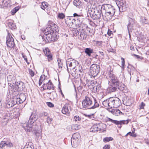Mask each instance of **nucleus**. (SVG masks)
Masks as SVG:
<instances>
[{
	"label": "nucleus",
	"instance_id": "obj_1",
	"mask_svg": "<svg viewBox=\"0 0 149 149\" xmlns=\"http://www.w3.org/2000/svg\"><path fill=\"white\" fill-rule=\"evenodd\" d=\"M59 31L57 26L52 21H49L47 26L44 30V35L42 38L46 42H53L56 37L55 33L58 32Z\"/></svg>",
	"mask_w": 149,
	"mask_h": 149
},
{
	"label": "nucleus",
	"instance_id": "obj_2",
	"mask_svg": "<svg viewBox=\"0 0 149 149\" xmlns=\"http://www.w3.org/2000/svg\"><path fill=\"white\" fill-rule=\"evenodd\" d=\"M82 103L83 107L87 109H93L99 106L96 99L91 95H86Z\"/></svg>",
	"mask_w": 149,
	"mask_h": 149
},
{
	"label": "nucleus",
	"instance_id": "obj_3",
	"mask_svg": "<svg viewBox=\"0 0 149 149\" xmlns=\"http://www.w3.org/2000/svg\"><path fill=\"white\" fill-rule=\"evenodd\" d=\"M37 119L36 115L35 113H33L30 117L28 122L23 124L22 126L25 130L27 132H31L32 130H33L34 129L36 130L38 126L35 123Z\"/></svg>",
	"mask_w": 149,
	"mask_h": 149
},
{
	"label": "nucleus",
	"instance_id": "obj_4",
	"mask_svg": "<svg viewBox=\"0 0 149 149\" xmlns=\"http://www.w3.org/2000/svg\"><path fill=\"white\" fill-rule=\"evenodd\" d=\"M102 104L106 107L116 108L120 105L121 102L118 98L114 97H110L104 100L102 102Z\"/></svg>",
	"mask_w": 149,
	"mask_h": 149
},
{
	"label": "nucleus",
	"instance_id": "obj_5",
	"mask_svg": "<svg viewBox=\"0 0 149 149\" xmlns=\"http://www.w3.org/2000/svg\"><path fill=\"white\" fill-rule=\"evenodd\" d=\"M102 12L104 13V17L107 20H110L115 13L114 7L109 4H103L102 6Z\"/></svg>",
	"mask_w": 149,
	"mask_h": 149
},
{
	"label": "nucleus",
	"instance_id": "obj_6",
	"mask_svg": "<svg viewBox=\"0 0 149 149\" xmlns=\"http://www.w3.org/2000/svg\"><path fill=\"white\" fill-rule=\"evenodd\" d=\"M109 80L111 84L114 86L118 87V89L123 91L125 87V85L123 83L120 82L116 76L113 73L110 72L109 74Z\"/></svg>",
	"mask_w": 149,
	"mask_h": 149
},
{
	"label": "nucleus",
	"instance_id": "obj_7",
	"mask_svg": "<svg viewBox=\"0 0 149 149\" xmlns=\"http://www.w3.org/2000/svg\"><path fill=\"white\" fill-rule=\"evenodd\" d=\"M100 66L99 65L93 64L90 67V72L93 77L97 75L99 72Z\"/></svg>",
	"mask_w": 149,
	"mask_h": 149
},
{
	"label": "nucleus",
	"instance_id": "obj_8",
	"mask_svg": "<svg viewBox=\"0 0 149 149\" xmlns=\"http://www.w3.org/2000/svg\"><path fill=\"white\" fill-rule=\"evenodd\" d=\"M25 87L24 84L22 82H19L15 83L11 88L13 91L16 92L23 90Z\"/></svg>",
	"mask_w": 149,
	"mask_h": 149
},
{
	"label": "nucleus",
	"instance_id": "obj_9",
	"mask_svg": "<svg viewBox=\"0 0 149 149\" xmlns=\"http://www.w3.org/2000/svg\"><path fill=\"white\" fill-rule=\"evenodd\" d=\"M79 134L77 133L74 134L71 140V144L73 147L76 148L78 146L79 139H78Z\"/></svg>",
	"mask_w": 149,
	"mask_h": 149
},
{
	"label": "nucleus",
	"instance_id": "obj_10",
	"mask_svg": "<svg viewBox=\"0 0 149 149\" xmlns=\"http://www.w3.org/2000/svg\"><path fill=\"white\" fill-rule=\"evenodd\" d=\"M14 97L15 98H16L17 104L23 103L25 100L26 99L25 94L22 93H21L20 94L15 95Z\"/></svg>",
	"mask_w": 149,
	"mask_h": 149
},
{
	"label": "nucleus",
	"instance_id": "obj_11",
	"mask_svg": "<svg viewBox=\"0 0 149 149\" xmlns=\"http://www.w3.org/2000/svg\"><path fill=\"white\" fill-rule=\"evenodd\" d=\"M116 3L118 6L120 11L121 10L122 11H124L126 9L125 5V2L123 0H120L116 1Z\"/></svg>",
	"mask_w": 149,
	"mask_h": 149
},
{
	"label": "nucleus",
	"instance_id": "obj_12",
	"mask_svg": "<svg viewBox=\"0 0 149 149\" xmlns=\"http://www.w3.org/2000/svg\"><path fill=\"white\" fill-rule=\"evenodd\" d=\"M8 84L9 86L11 87L14 85L16 82V78L13 75H9L7 77Z\"/></svg>",
	"mask_w": 149,
	"mask_h": 149
},
{
	"label": "nucleus",
	"instance_id": "obj_13",
	"mask_svg": "<svg viewBox=\"0 0 149 149\" xmlns=\"http://www.w3.org/2000/svg\"><path fill=\"white\" fill-rule=\"evenodd\" d=\"M43 88L45 90H54V87L53 85L51 80H49L47 82H44Z\"/></svg>",
	"mask_w": 149,
	"mask_h": 149
},
{
	"label": "nucleus",
	"instance_id": "obj_14",
	"mask_svg": "<svg viewBox=\"0 0 149 149\" xmlns=\"http://www.w3.org/2000/svg\"><path fill=\"white\" fill-rule=\"evenodd\" d=\"M6 103V107L8 108H10L15 104H17L16 98H15L14 97L13 98L8 100Z\"/></svg>",
	"mask_w": 149,
	"mask_h": 149
},
{
	"label": "nucleus",
	"instance_id": "obj_15",
	"mask_svg": "<svg viewBox=\"0 0 149 149\" xmlns=\"http://www.w3.org/2000/svg\"><path fill=\"white\" fill-rule=\"evenodd\" d=\"M36 128L37 129L36 130L34 129L33 130H32L31 131L35 133L36 138L38 139L41 138V130H40V127L39 126H38V127Z\"/></svg>",
	"mask_w": 149,
	"mask_h": 149
},
{
	"label": "nucleus",
	"instance_id": "obj_16",
	"mask_svg": "<svg viewBox=\"0 0 149 149\" xmlns=\"http://www.w3.org/2000/svg\"><path fill=\"white\" fill-rule=\"evenodd\" d=\"M107 121H111L114 124L118 125L125 124H127L129 123V121L127 120L118 121L116 120H113L109 118H108V120Z\"/></svg>",
	"mask_w": 149,
	"mask_h": 149
},
{
	"label": "nucleus",
	"instance_id": "obj_17",
	"mask_svg": "<svg viewBox=\"0 0 149 149\" xmlns=\"http://www.w3.org/2000/svg\"><path fill=\"white\" fill-rule=\"evenodd\" d=\"M69 59L68 60V61H66V65L67 67V70H68V65H69L70 67H72V69H74L75 68L76 65H77V62L74 60H70V61H69Z\"/></svg>",
	"mask_w": 149,
	"mask_h": 149
},
{
	"label": "nucleus",
	"instance_id": "obj_18",
	"mask_svg": "<svg viewBox=\"0 0 149 149\" xmlns=\"http://www.w3.org/2000/svg\"><path fill=\"white\" fill-rule=\"evenodd\" d=\"M100 126V125L98 124H96L93 125L90 129V132H95L101 130V129L99 127Z\"/></svg>",
	"mask_w": 149,
	"mask_h": 149
},
{
	"label": "nucleus",
	"instance_id": "obj_19",
	"mask_svg": "<svg viewBox=\"0 0 149 149\" xmlns=\"http://www.w3.org/2000/svg\"><path fill=\"white\" fill-rule=\"evenodd\" d=\"M86 84L90 88H92L93 87V88L94 90H95V88L96 89V90L94 92H97L99 91V90L97 88V87L93 86L94 85V83L93 81H88L87 82V83Z\"/></svg>",
	"mask_w": 149,
	"mask_h": 149
},
{
	"label": "nucleus",
	"instance_id": "obj_20",
	"mask_svg": "<svg viewBox=\"0 0 149 149\" xmlns=\"http://www.w3.org/2000/svg\"><path fill=\"white\" fill-rule=\"evenodd\" d=\"M129 23L127 25V29L129 31V29H131L132 27L134 26V24H135V21L134 20L131 18H130L129 19Z\"/></svg>",
	"mask_w": 149,
	"mask_h": 149
},
{
	"label": "nucleus",
	"instance_id": "obj_21",
	"mask_svg": "<svg viewBox=\"0 0 149 149\" xmlns=\"http://www.w3.org/2000/svg\"><path fill=\"white\" fill-rule=\"evenodd\" d=\"M41 8L43 10H49L50 9V8L48 6V4L46 2H43L42 3V6Z\"/></svg>",
	"mask_w": 149,
	"mask_h": 149
},
{
	"label": "nucleus",
	"instance_id": "obj_22",
	"mask_svg": "<svg viewBox=\"0 0 149 149\" xmlns=\"http://www.w3.org/2000/svg\"><path fill=\"white\" fill-rule=\"evenodd\" d=\"M53 90L52 92H48L47 93L50 94L51 99L53 100H56L57 96V94L55 91L54 90Z\"/></svg>",
	"mask_w": 149,
	"mask_h": 149
},
{
	"label": "nucleus",
	"instance_id": "obj_23",
	"mask_svg": "<svg viewBox=\"0 0 149 149\" xmlns=\"http://www.w3.org/2000/svg\"><path fill=\"white\" fill-rule=\"evenodd\" d=\"M62 113L65 114H69V111L68 107L67 105H65L63 108L62 110Z\"/></svg>",
	"mask_w": 149,
	"mask_h": 149
},
{
	"label": "nucleus",
	"instance_id": "obj_24",
	"mask_svg": "<svg viewBox=\"0 0 149 149\" xmlns=\"http://www.w3.org/2000/svg\"><path fill=\"white\" fill-rule=\"evenodd\" d=\"M8 26L10 29L12 30L15 29L16 28V27L14 23H13V21H11L9 22L8 23Z\"/></svg>",
	"mask_w": 149,
	"mask_h": 149
},
{
	"label": "nucleus",
	"instance_id": "obj_25",
	"mask_svg": "<svg viewBox=\"0 0 149 149\" xmlns=\"http://www.w3.org/2000/svg\"><path fill=\"white\" fill-rule=\"evenodd\" d=\"M72 19V17L70 16L67 17L65 19V23L69 26H71V22Z\"/></svg>",
	"mask_w": 149,
	"mask_h": 149
},
{
	"label": "nucleus",
	"instance_id": "obj_26",
	"mask_svg": "<svg viewBox=\"0 0 149 149\" xmlns=\"http://www.w3.org/2000/svg\"><path fill=\"white\" fill-rule=\"evenodd\" d=\"M14 41L13 38L10 34L8 33V35L6 37V43L11 42V41Z\"/></svg>",
	"mask_w": 149,
	"mask_h": 149
},
{
	"label": "nucleus",
	"instance_id": "obj_27",
	"mask_svg": "<svg viewBox=\"0 0 149 149\" xmlns=\"http://www.w3.org/2000/svg\"><path fill=\"white\" fill-rule=\"evenodd\" d=\"M102 7L101 8V10H97V13L96 14H95V15H96L97 16V18H100L102 16L103 17H104V13H103L102 12Z\"/></svg>",
	"mask_w": 149,
	"mask_h": 149
},
{
	"label": "nucleus",
	"instance_id": "obj_28",
	"mask_svg": "<svg viewBox=\"0 0 149 149\" xmlns=\"http://www.w3.org/2000/svg\"><path fill=\"white\" fill-rule=\"evenodd\" d=\"M73 3L77 7L79 8L80 6L81 2L79 0H74L73 2Z\"/></svg>",
	"mask_w": 149,
	"mask_h": 149
},
{
	"label": "nucleus",
	"instance_id": "obj_29",
	"mask_svg": "<svg viewBox=\"0 0 149 149\" xmlns=\"http://www.w3.org/2000/svg\"><path fill=\"white\" fill-rule=\"evenodd\" d=\"M85 52L89 56H90L91 54L93 53V50L90 48H86L85 49Z\"/></svg>",
	"mask_w": 149,
	"mask_h": 149
},
{
	"label": "nucleus",
	"instance_id": "obj_30",
	"mask_svg": "<svg viewBox=\"0 0 149 149\" xmlns=\"http://www.w3.org/2000/svg\"><path fill=\"white\" fill-rule=\"evenodd\" d=\"M116 87L112 85L111 84V85L108 88V91L110 92H115L117 90Z\"/></svg>",
	"mask_w": 149,
	"mask_h": 149
},
{
	"label": "nucleus",
	"instance_id": "obj_31",
	"mask_svg": "<svg viewBox=\"0 0 149 149\" xmlns=\"http://www.w3.org/2000/svg\"><path fill=\"white\" fill-rule=\"evenodd\" d=\"M6 44L8 47L11 48H13L15 46L14 41H11V42H8Z\"/></svg>",
	"mask_w": 149,
	"mask_h": 149
},
{
	"label": "nucleus",
	"instance_id": "obj_32",
	"mask_svg": "<svg viewBox=\"0 0 149 149\" xmlns=\"http://www.w3.org/2000/svg\"><path fill=\"white\" fill-rule=\"evenodd\" d=\"M122 113V112L118 109L115 110L113 111V114L116 116H118Z\"/></svg>",
	"mask_w": 149,
	"mask_h": 149
},
{
	"label": "nucleus",
	"instance_id": "obj_33",
	"mask_svg": "<svg viewBox=\"0 0 149 149\" xmlns=\"http://www.w3.org/2000/svg\"><path fill=\"white\" fill-rule=\"evenodd\" d=\"M113 139L111 137H106L103 139V141L105 143L108 142L110 141H112L113 140Z\"/></svg>",
	"mask_w": 149,
	"mask_h": 149
},
{
	"label": "nucleus",
	"instance_id": "obj_34",
	"mask_svg": "<svg viewBox=\"0 0 149 149\" xmlns=\"http://www.w3.org/2000/svg\"><path fill=\"white\" fill-rule=\"evenodd\" d=\"M19 8L18 7H16L13 8L11 11V13L12 15H14L19 10Z\"/></svg>",
	"mask_w": 149,
	"mask_h": 149
},
{
	"label": "nucleus",
	"instance_id": "obj_35",
	"mask_svg": "<svg viewBox=\"0 0 149 149\" xmlns=\"http://www.w3.org/2000/svg\"><path fill=\"white\" fill-rule=\"evenodd\" d=\"M58 63L59 66V68H62L63 66V63L61 61V59L60 58H58Z\"/></svg>",
	"mask_w": 149,
	"mask_h": 149
},
{
	"label": "nucleus",
	"instance_id": "obj_36",
	"mask_svg": "<svg viewBox=\"0 0 149 149\" xmlns=\"http://www.w3.org/2000/svg\"><path fill=\"white\" fill-rule=\"evenodd\" d=\"M80 37L81 39H84L86 37V33L84 32H81L80 34Z\"/></svg>",
	"mask_w": 149,
	"mask_h": 149
},
{
	"label": "nucleus",
	"instance_id": "obj_37",
	"mask_svg": "<svg viewBox=\"0 0 149 149\" xmlns=\"http://www.w3.org/2000/svg\"><path fill=\"white\" fill-rule=\"evenodd\" d=\"M81 128L80 126L78 125L77 124L74 125L72 126V129H74L75 130H79Z\"/></svg>",
	"mask_w": 149,
	"mask_h": 149
},
{
	"label": "nucleus",
	"instance_id": "obj_38",
	"mask_svg": "<svg viewBox=\"0 0 149 149\" xmlns=\"http://www.w3.org/2000/svg\"><path fill=\"white\" fill-rule=\"evenodd\" d=\"M81 120V118L79 116H76L74 117V120L75 121H80Z\"/></svg>",
	"mask_w": 149,
	"mask_h": 149
},
{
	"label": "nucleus",
	"instance_id": "obj_39",
	"mask_svg": "<svg viewBox=\"0 0 149 149\" xmlns=\"http://www.w3.org/2000/svg\"><path fill=\"white\" fill-rule=\"evenodd\" d=\"M6 142L5 141H2L0 143V147L3 148L5 146H6Z\"/></svg>",
	"mask_w": 149,
	"mask_h": 149
},
{
	"label": "nucleus",
	"instance_id": "obj_40",
	"mask_svg": "<svg viewBox=\"0 0 149 149\" xmlns=\"http://www.w3.org/2000/svg\"><path fill=\"white\" fill-rule=\"evenodd\" d=\"M45 55L47 57V59L49 61H50L52 60V57L51 55L46 53Z\"/></svg>",
	"mask_w": 149,
	"mask_h": 149
},
{
	"label": "nucleus",
	"instance_id": "obj_41",
	"mask_svg": "<svg viewBox=\"0 0 149 149\" xmlns=\"http://www.w3.org/2000/svg\"><path fill=\"white\" fill-rule=\"evenodd\" d=\"M142 22L144 24H148V22L147 20L145 18V17H143L141 19Z\"/></svg>",
	"mask_w": 149,
	"mask_h": 149
},
{
	"label": "nucleus",
	"instance_id": "obj_42",
	"mask_svg": "<svg viewBox=\"0 0 149 149\" xmlns=\"http://www.w3.org/2000/svg\"><path fill=\"white\" fill-rule=\"evenodd\" d=\"M8 119L6 118H4L2 120V122L3 123L4 125L6 124L8 121Z\"/></svg>",
	"mask_w": 149,
	"mask_h": 149
},
{
	"label": "nucleus",
	"instance_id": "obj_43",
	"mask_svg": "<svg viewBox=\"0 0 149 149\" xmlns=\"http://www.w3.org/2000/svg\"><path fill=\"white\" fill-rule=\"evenodd\" d=\"M71 1V0H62V3L63 4L68 5Z\"/></svg>",
	"mask_w": 149,
	"mask_h": 149
},
{
	"label": "nucleus",
	"instance_id": "obj_44",
	"mask_svg": "<svg viewBox=\"0 0 149 149\" xmlns=\"http://www.w3.org/2000/svg\"><path fill=\"white\" fill-rule=\"evenodd\" d=\"M65 17L64 14L63 13H59L58 15V17L61 19H63Z\"/></svg>",
	"mask_w": 149,
	"mask_h": 149
},
{
	"label": "nucleus",
	"instance_id": "obj_45",
	"mask_svg": "<svg viewBox=\"0 0 149 149\" xmlns=\"http://www.w3.org/2000/svg\"><path fill=\"white\" fill-rule=\"evenodd\" d=\"M21 149H33L31 146L29 145H26L24 148Z\"/></svg>",
	"mask_w": 149,
	"mask_h": 149
},
{
	"label": "nucleus",
	"instance_id": "obj_46",
	"mask_svg": "<svg viewBox=\"0 0 149 149\" xmlns=\"http://www.w3.org/2000/svg\"><path fill=\"white\" fill-rule=\"evenodd\" d=\"M75 19H73V17H72V19L71 22V25H72V26H71V27H73V25L75 23Z\"/></svg>",
	"mask_w": 149,
	"mask_h": 149
},
{
	"label": "nucleus",
	"instance_id": "obj_47",
	"mask_svg": "<svg viewBox=\"0 0 149 149\" xmlns=\"http://www.w3.org/2000/svg\"><path fill=\"white\" fill-rule=\"evenodd\" d=\"M41 116L42 117H48V114L46 112H43L41 114Z\"/></svg>",
	"mask_w": 149,
	"mask_h": 149
},
{
	"label": "nucleus",
	"instance_id": "obj_48",
	"mask_svg": "<svg viewBox=\"0 0 149 149\" xmlns=\"http://www.w3.org/2000/svg\"><path fill=\"white\" fill-rule=\"evenodd\" d=\"M83 70L81 69L79 70L78 73L80 77H81L83 75Z\"/></svg>",
	"mask_w": 149,
	"mask_h": 149
},
{
	"label": "nucleus",
	"instance_id": "obj_49",
	"mask_svg": "<svg viewBox=\"0 0 149 149\" xmlns=\"http://www.w3.org/2000/svg\"><path fill=\"white\" fill-rule=\"evenodd\" d=\"M6 146L7 147H11L13 146L12 144L10 142H6Z\"/></svg>",
	"mask_w": 149,
	"mask_h": 149
},
{
	"label": "nucleus",
	"instance_id": "obj_50",
	"mask_svg": "<svg viewBox=\"0 0 149 149\" xmlns=\"http://www.w3.org/2000/svg\"><path fill=\"white\" fill-rule=\"evenodd\" d=\"M145 106V104L143 102H141V104L139 105L140 108V109H143L144 107Z\"/></svg>",
	"mask_w": 149,
	"mask_h": 149
},
{
	"label": "nucleus",
	"instance_id": "obj_51",
	"mask_svg": "<svg viewBox=\"0 0 149 149\" xmlns=\"http://www.w3.org/2000/svg\"><path fill=\"white\" fill-rule=\"evenodd\" d=\"M29 72L30 74L31 75V77H33L34 75V74L33 71L31 69L29 70Z\"/></svg>",
	"mask_w": 149,
	"mask_h": 149
},
{
	"label": "nucleus",
	"instance_id": "obj_52",
	"mask_svg": "<svg viewBox=\"0 0 149 149\" xmlns=\"http://www.w3.org/2000/svg\"><path fill=\"white\" fill-rule=\"evenodd\" d=\"M47 105L49 107H54V105L51 102H47Z\"/></svg>",
	"mask_w": 149,
	"mask_h": 149
},
{
	"label": "nucleus",
	"instance_id": "obj_53",
	"mask_svg": "<svg viewBox=\"0 0 149 149\" xmlns=\"http://www.w3.org/2000/svg\"><path fill=\"white\" fill-rule=\"evenodd\" d=\"M121 59L122 60L121 65L122 66V67H123L125 66V60L122 57H121Z\"/></svg>",
	"mask_w": 149,
	"mask_h": 149
},
{
	"label": "nucleus",
	"instance_id": "obj_54",
	"mask_svg": "<svg viewBox=\"0 0 149 149\" xmlns=\"http://www.w3.org/2000/svg\"><path fill=\"white\" fill-rule=\"evenodd\" d=\"M52 120V119L48 117H47V123L49 124L51 123V121Z\"/></svg>",
	"mask_w": 149,
	"mask_h": 149
},
{
	"label": "nucleus",
	"instance_id": "obj_55",
	"mask_svg": "<svg viewBox=\"0 0 149 149\" xmlns=\"http://www.w3.org/2000/svg\"><path fill=\"white\" fill-rule=\"evenodd\" d=\"M96 44L98 46H100L102 43V42L101 41H96Z\"/></svg>",
	"mask_w": 149,
	"mask_h": 149
},
{
	"label": "nucleus",
	"instance_id": "obj_56",
	"mask_svg": "<svg viewBox=\"0 0 149 149\" xmlns=\"http://www.w3.org/2000/svg\"><path fill=\"white\" fill-rule=\"evenodd\" d=\"M4 54L2 55V57H6L7 56V52L6 51H5L3 52Z\"/></svg>",
	"mask_w": 149,
	"mask_h": 149
},
{
	"label": "nucleus",
	"instance_id": "obj_57",
	"mask_svg": "<svg viewBox=\"0 0 149 149\" xmlns=\"http://www.w3.org/2000/svg\"><path fill=\"white\" fill-rule=\"evenodd\" d=\"M3 4H4L5 6H7L8 5V3L6 1H5V0H4L3 1Z\"/></svg>",
	"mask_w": 149,
	"mask_h": 149
},
{
	"label": "nucleus",
	"instance_id": "obj_58",
	"mask_svg": "<svg viewBox=\"0 0 149 149\" xmlns=\"http://www.w3.org/2000/svg\"><path fill=\"white\" fill-rule=\"evenodd\" d=\"M112 32V31L110 30L109 29L108 31L107 34L109 36H110Z\"/></svg>",
	"mask_w": 149,
	"mask_h": 149
},
{
	"label": "nucleus",
	"instance_id": "obj_59",
	"mask_svg": "<svg viewBox=\"0 0 149 149\" xmlns=\"http://www.w3.org/2000/svg\"><path fill=\"white\" fill-rule=\"evenodd\" d=\"M83 87L80 85L77 88V89L79 91L80 90L81 91L83 89Z\"/></svg>",
	"mask_w": 149,
	"mask_h": 149
},
{
	"label": "nucleus",
	"instance_id": "obj_60",
	"mask_svg": "<svg viewBox=\"0 0 149 149\" xmlns=\"http://www.w3.org/2000/svg\"><path fill=\"white\" fill-rule=\"evenodd\" d=\"M103 149H109V147L108 145H106L103 147Z\"/></svg>",
	"mask_w": 149,
	"mask_h": 149
},
{
	"label": "nucleus",
	"instance_id": "obj_61",
	"mask_svg": "<svg viewBox=\"0 0 149 149\" xmlns=\"http://www.w3.org/2000/svg\"><path fill=\"white\" fill-rule=\"evenodd\" d=\"M43 81L42 80V79H39V84L40 86V85L42 84Z\"/></svg>",
	"mask_w": 149,
	"mask_h": 149
},
{
	"label": "nucleus",
	"instance_id": "obj_62",
	"mask_svg": "<svg viewBox=\"0 0 149 149\" xmlns=\"http://www.w3.org/2000/svg\"><path fill=\"white\" fill-rule=\"evenodd\" d=\"M23 58H24L25 61H26V62L27 63V59L26 58V56H23Z\"/></svg>",
	"mask_w": 149,
	"mask_h": 149
},
{
	"label": "nucleus",
	"instance_id": "obj_63",
	"mask_svg": "<svg viewBox=\"0 0 149 149\" xmlns=\"http://www.w3.org/2000/svg\"><path fill=\"white\" fill-rule=\"evenodd\" d=\"M74 15V17H76V16H78L79 17H80V16H79L76 13H74V15Z\"/></svg>",
	"mask_w": 149,
	"mask_h": 149
},
{
	"label": "nucleus",
	"instance_id": "obj_64",
	"mask_svg": "<svg viewBox=\"0 0 149 149\" xmlns=\"http://www.w3.org/2000/svg\"><path fill=\"white\" fill-rule=\"evenodd\" d=\"M99 53H100V54H101L102 56H104V53L103 52H100V51L99 52Z\"/></svg>",
	"mask_w": 149,
	"mask_h": 149
}]
</instances>
